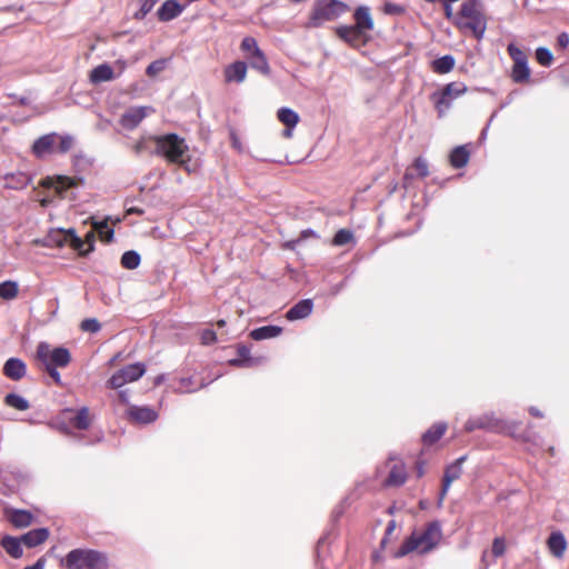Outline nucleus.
I'll return each mask as SVG.
<instances>
[{"label": "nucleus", "instance_id": "1", "mask_svg": "<svg viewBox=\"0 0 569 569\" xmlns=\"http://www.w3.org/2000/svg\"><path fill=\"white\" fill-rule=\"evenodd\" d=\"M442 539V528L438 520L430 521L421 532L413 531L395 552L396 558H402L412 551L427 555L433 551Z\"/></svg>", "mask_w": 569, "mask_h": 569}, {"label": "nucleus", "instance_id": "2", "mask_svg": "<svg viewBox=\"0 0 569 569\" xmlns=\"http://www.w3.org/2000/svg\"><path fill=\"white\" fill-rule=\"evenodd\" d=\"M62 566L67 569H108L109 558L99 550L77 548L66 555Z\"/></svg>", "mask_w": 569, "mask_h": 569}, {"label": "nucleus", "instance_id": "3", "mask_svg": "<svg viewBox=\"0 0 569 569\" xmlns=\"http://www.w3.org/2000/svg\"><path fill=\"white\" fill-rule=\"evenodd\" d=\"M482 10L483 4L480 0H466L462 2L459 12V27L471 31L477 39L483 37L487 28Z\"/></svg>", "mask_w": 569, "mask_h": 569}, {"label": "nucleus", "instance_id": "4", "mask_svg": "<svg viewBox=\"0 0 569 569\" xmlns=\"http://www.w3.org/2000/svg\"><path fill=\"white\" fill-rule=\"evenodd\" d=\"M348 6L339 0H315L307 22L308 28H319L328 21H333L343 14Z\"/></svg>", "mask_w": 569, "mask_h": 569}, {"label": "nucleus", "instance_id": "5", "mask_svg": "<svg viewBox=\"0 0 569 569\" xmlns=\"http://www.w3.org/2000/svg\"><path fill=\"white\" fill-rule=\"evenodd\" d=\"M153 140L156 142L154 153L166 158L171 163L181 160V157L189 151L186 140L177 133L157 136Z\"/></svg>", "mask_w": 569, "mask_h": 569}, {"label": "nucleus", "instance_id": "6", "mask_svg": "<svg viewBox=\"0 0 569 569\" xmlns=\"http://www.w3.org/2000/svg\"><path fill=\"white\" fill-rule=\"evenodd\" d=\"M37 358L42 366L64 368L71 361V353L64 347L51 348L48 342L42 341L37 346Z\"/></svg>", "mask_w": 569, "mask_h": 569}, {"label": "nucleus", "instance_id": "7", "mask_svg": "<svg viewBox=\"0 0 569 569\" xmlns=\"http://www.w3.org/2000/svg\"><path fill=\"white\" fill-rule=\"evenodd\" d=\"M463 428L467 432H473L476 430L502 432L506 429V422L496 417L493 412H486L480 416L470 417Z\"/></svg>", "mask_w": 569, "mask_h": 569}, {"label": "nucleus", "instance_id": "8", "mask_svg": "<svg viewBox=\"0 0 569 569\" xmlns=\"http://www.w3.org/2000/svg\"><path fill=\"white\" fill-rule=\"evenodd\" d=\"M146 372V367L141 362L128 365L116 371L107 381V386L112 389H119L126 383L137 381Z\"/></svg>", "mask_w": 569, "mask_h": 569}, {"label": "nucleus", "instance_id": "9", "mask_svg": "<svg viewBox=\"0 0 569 569\" xmlns=\"http://www.w3.org/2000/svg\"><path fill=\"white\" fill-rule=\"evenodd\" d=\"M336 34L348 46L353 49H359L367 44L370 37L361 30L355 28V26L343 24L335 29Z\"/></svg>", "mask_w": 569, "mask_h": 569}, {"label": "nucleus", "instance_id": "10", "mask_svg": "<svg viewBox=\"0 0 569 569\" xmlns=\"http://www.w3.org/2000/svg\"><path fill=\"white\" fill-rule=\"evenodd\" d=\"M151 107H131L120 118V124L127 130H133L151 111Z\"/></svg>", "mask_w": 569, "mask_h": 569}, {"label": "nucleus", "instance_id": "11", "mask_svg": "<svg viewBox=\"0 0 569 569\" xmlns=\"http://www.w3.org/2000/svg\"><path fill=\"white\" fill-rule=\"evenodd\" d=\"M129 419L133 422L148 425L152 423L158 419V412L148 406H129L127 410Z\"/></svg>", "mask_w": 569, "mask_h": 569}, {"label": "nucleus", "instance_id": "12", "mask_svg": "<svg viewBox=\"0 0 569 569\" xmlns=\"http://www.w3.org/2000/svg\"><path fill=\"white\" fill-rule=\"evenodd\" d=\"M238 357L230 359L228 363L232 367L238 368H253L263 362L262 357H252L250 355V348L246 345H238L237 347Z\"/></svg>", "mask_w": 569, "mask_h": 569}, {"label": "nucleus", "instance_id": "13", "mask_svg": "<svg viewBox=\"0 0 569 569\" xmlns=\"http://www.w3.org/2000/svg\"><path fill=\"white\" fill-rule=\"evenodd\" d=\"M62 416H67L69 423L79 430H87L90 427L88 407H82L78 410L67 408L62 411Z\"/></svg>", "mask_w": 569, "mask_h": 569}, {"label": "nucleus", "instance_id": "14", "mask_svg": "<svg viewBox=\"0 0 569 569\" xmlns=\"http://www.w3.org/2000/svg\"><path fill=\"white\" fill-rule=\"evenodd\" d=\"M184 10L177 0H166L157 10V18L161 22H169L178 18Z\"/></svg>", "mask_w": 569, "mask_h": 569}, {"label": "nucleus", "instance_id": "15", "mask_svg": "<svg viewBox=\"0 0 569 569\" xmlns=\"http://www.w3.org/2000/svg\"><path fill=\"white\" fill-rule=\"evenodd\" d=\"M58 139L57 133H48L38 138L32 144V152L37 158H43L54 151V146Z\"/></svg>", "mask_w": 569, "mask_h": 569}, {"label": "nucleus", "instance_id": "16", "mask_svg": "<svg viewBox=\"0 0 569 569\" xmlns=\"http://www.w3.org/2000/svg\"><path fill=\"white\" fill-rule=\"evenodd\" d=\"M2 370L7 378L18 381L26 376L27 366L22 359L11 357L4 362Z\"/></svg>", "mask_w": 569, "mask_h": 569}, {"label": "nucleus", "instance_id": "17", "mask_svg": "<svg viewBox=\"0 0 569 569\" xmlns=\"http://www.w3.org/2000/svg\"><path fill=\"white\" fill-rule=\"evenodd\" d=\"M313 310L312 299H302L295 303L286 313L289 321L302 320L308 318Z\"/></svg>", "mask_w": 569, "mask_h": 569}, {"label": "nucleus", "instance_id": "18", "mask_svg": "<svg viewBox=\"0 0 569 569\" xmlns=\"http://www.w3.org/2000/svg\"><path fill=\"white\" fill-rule=\"evenodd\" d=\"M353 20L355 23L352 26L365 33H368V31L373 29V19L370 13V8L367 6H359L356 8L353 12Z\"/></svg>", "mask_w": 569, "mask_h": 569}, {"label": "nucleus", "instance_id": "19", "mask_svg": "<svg viewBox=\"0 0 569 569\" xmlns=\"http://www.w3.org/2000/svg\"><path fill=\"white\" fill-rule=\"evenodd\" d=\"M53 241L57 246L62 247L64 244H69L71 248L76 250H81L83 247L82 239L76 233L73 229L63 230L60 229L53 236Z\"/></svg>", "mask_w": 569, "mask_h": 569}, {"label": "nucleus", "instance_id": "20", "mask_svg": "<svg viewBox=\"0 0 569 569\" xmlns=\"http://www.w3.org/2000/svg\"><path fill=\"white\" fill-rule=\"evenodd\" d=\"M247 76V64L243 61H234L224 69V80L227 82L241 83Z\"/></svg>", "mask_w": 569, "mask_h": 569}, {"label": "nucleus", "instance_id": "21", "mask_svg": "<svg viewBox=\"0 0 569 569\" xmlns=\"http://www.w3.org/2000/svg\"><path fill=\"white\" fill-rule=\"evenodd\" d=\"M4 182L9 189L21 190L32 182V177L22 171L11 172L4 176Z\"/></svg>", "mask_w": 569, "mask_h": 569}, {"label": "nucleus", "instance_id": "22", "mask_svg": "<svg viewBox=\"0 0 569 569\" xmlns=\"http://www.w3.org/2000/svg\"><path fill=\"white\" fill-rule=\"evenodd\" d=\"M49 537L47 528H36L21 536L23 545L28 548H34L44 542Z\"/></svg>", "mask_w": 569, "mask_h": 569}, {"label": "nucleus", "instance_id": "23", "mask_svg": "<svg viewBox=\"0 0 569 569\" xmlns=\"http://www.w3.org/2000/svg\"><path fill=\"white\" fill-rule=\"evenodd\" d=\"M21 543H23L21 537L17 538L9 535L3 536L0 541V546L14 559H19L23 555Z\"/></svg>", "mask_w": 569, "mask_h": 569}, {"label": "nucleus", "instance_id": "24", "mask_svg": "<svg viewBox=\"0 0 569 569\" xmlns=\"http://www.w3.org/2000/svg\"><path fill=\"white\" fill-rule=\"evenodd\" d=\"M114 79L113 69L108 63H101L90 71L89 80L93 84Z\"/></svg>", "mask_w": 569, "mask_h": 569}, {"label": "nucleus", "instance_id": "25", "mask_svg": "<svg viewBox=\"0 0 569 569\" xmlns=\"http://www.w3.org/2000/svg\"><path fill=\"white\" fill-rule=\"evenodd\" d=\"M548 548L550 552L557 557L561 558L566 551L567 548V541L562 532L560 531H553L550 533L548 538Z\"/></svg>", "mask_w": 569, "mask_h": 569}, {"label": "nucleus", "instance_id": "26", "mask_svg": "<svg viewBox=\"0 0 569 569\" xmlns=\"http://www.w3.org/2000/svg\"><path fill=\"white\" fill-rule=\"evenodd\" d=\"M282 330L283 329L280 326L268 325L251 330L249 336L251 339L256 341H261L280 336L282 333Z\"/></svg>", "mask_w": 569, "mask_h": 569}, {"label": "nucleus", "instance_id": "27", "mask_svg": "<svg viewBox=\"0 0 569 569\" xmlns=\"http://www.w3.org/2000/svg\"><path fill=\"white\" fill-rule=\"evenodd\" d=\"M431 101L433 102L438 116L443 117L451 108L453 100L449 94H446V90L442 88L440 91H436L431 94Z\"/></svg>", "mask_w": 569, "mask_h": 569}, {"label": "nucleus", "instance_id": "28", "mask_svg": "<svg viewBox=\"0 0 569 569\" xmlns=\"http://www.w3.org/2000/svg\"><path fill=\"white\" fill-rule=\"evenodd\" d=\"M447 430L446 422H436L432 425L421 437V441L425 446L435 445L445 435Z\"/></svg>", "mask_w": 569, "mask_h": 569}, {"label": "nucleus", "instance_id": "29", "mask_svg": "<svg viewBox=\"0 0 569 569\" xmlns=\"http://www.w3.org/2000/svg\"><path fill=\"white\" fill-rule=\"evenodd\" d=\"M466 460V456H462L455 460L452 463L447 466L443 473V480H446L447 486H451V483L459 479L462 475V463Z\"/></svg>", "mask_w": 569, "mask_h": 569}, {"label": "nucleus", "instance_id": "30", "mask_svg": "<svg viewBox=\"0 0 569 569\" xmlns=\"http://www.w3.org/2000/svg\"><path fill=\"white\" fill-rule=\"evenodd\" d=\"M33 515L23 509H14L9 516V521L16 528H27L32 523Z\"/></svg>", "mask_w": 569, "mask_h": 569}, {"label": "nucleus", "instance_id": "31", "mask_svg": "<svg viewBox=\"0 0 569 569\" xmlns=\"http://www.w3.org/2000/svg\"><path fill=\"white\" fill-rule=\"evenodd\" d=\"M470 153L466 146H458L450 153V163L453 168L460 169L468 163Z\"/></svg>", "mask_w": 569, "mask_h": 569}, {"label": "nucleus", "instance_id": "32", "mask_svg": "<svg viewBox=\"0 0 569 569\" xmlns=\"http://www.w3.org/2000/svg\"><path fill=\"white\" fill-rule=\"evenodd\" d=\"M249 64L252 69L259 71L262 74L270 73V67L264 53L260 50L253 54L248 56Z\"/></svg>", "mask_w": 569, "mask_h": 569}, {"label": "nucleus", "instance_id": "33", "mask_svg": "<svg viewBox=\"0 0 569 569\" xmlns=\"http://www.w3.org/2000/svg\"><path fill=\"white\" fill-rule=\"evenodd\" d=\"M92 227L94 233H97L102 241L110 242L113 239L114 231L109 227L107 219L93 220Z\"/></svg>", "mask_w": 569, "mask_h": 569}, {"label": "nucleus", "instance_id": "34", "mask_svg": "<svg viewBox=\"0 0 569 569\" xmlns=\"http://www.w3.org/2000/svg\"><path fill=\"white\" fill-rule=\"evenodd\" d=\"M80 184H83L82 178L77 177H67V176H58L56 178L54 187L58 192L62 193L72 188H78Z\"/></svg>", "mask_w": 569, "mask_h": 569}, {"label": "nucleus", "instance_id": "35", "mask_svg": "<svg viewBox=\"0 0 569 569\" xmlns=\"http://www.w3.org/2000/svg\"><path fill=\"white\" fill-rule=\"evenodd\" d=\"M277 117L279 121L289 129H293L299 121V114L288 107L280 108L277 112Z\"/></svg>", "mask_w": 569, "mask_h": 569}, {"label": "nucleus", "instance_id": "36", "mask_svg": "<svg viewBox=\"0 0 569 569\" xmlns=\"http://www.w3.org/2000/svg\"><path fill=\"white\" fill-rule=\"evenodd\" d=\"M456 60L451 54H445L432 61V70L437 73L443 74L451 71L455 67Z\"/></svg>", "mask_w": 569, "mask_h": 569}, {"label": "nucleus", "instance_id": "37", "mask_svg": "<svg viewBox=\"0 0 569 569\" xmlns=\"http://www.w3.org/2000/svg\"><path fill=\"white\" fill-rule=\"evenodd\" d=\"M407 480V472L403 466L395 465L389 472L386 480L388 486L399 487L402 486Z\"/></svg>", "mask_w": 569, "mask_h": 569}, {"label": "nucleus", "instance_id": "38", "mask_svg": "<svg viewBox=\"0 0 569 569\" xmlns=\"http://www.w3.org/2000/svg\"><path fill=\"white\" fill-rule=\"evenodd\" d=\"M511 77L516 83H523L528 81L530 78L528 61H519V63H515L512 67Z\"/></svg>", "mask_w": 569, "mask_h": 569}, {"label": "nucleus", "instance_id": "39", "mask_svg": "<svg viewBox=\"0 0 569 569\" xmlns=\"http://www.w3.org/2000/svg\"><path fill=\"white\" fill-rule=\"evenodd\" d=\"M207 385L203 382V380H200L199 382L194 381L193 377H182L179 379V386L177 390L179 392H194L201 388H204Z\"/></svg>", "mask_w": 569, "mask_h": 569}, {"label": "nucleus", "instance_id": "40", "mask_svg": "<svg viewBox=\"0 0 569 569\" xmlns=\"http://www.w3.org/2000/svg\"><path fill=\"white\" fill-rule=\"evenodd\" d=\"M4 403L20 411H24L30 408L29 401L14 392H10L4 397Z\"/></svg>", "mask_w": 569, "mask_h": 569}, {"label": "nucleus", "instance_id": "41", "mask_svg": "<svg viewBox=\"0 0 569 569\" xmlns=\"http://www.w3.org/2000/svg\"><path fill=\"white\" fill-rule=\"evenodd\" d=\"M141 257L136 250H128L121 256V266L124 269L133 270L139 267Z\"/></svg>", "mask_w": 569, "mask_h": 569}, {"label": "nucleus", "instance_id": "42", "mask_svg": "<svg viewBox=\"0 0 569 569\" xmlns=\"http://www.w3.org/2000/svg\"><path fill=\"white\" fill-rule=\"evenodd\" d=\"M18 283L12 280H6L0 283V298L11 300L18 296Z\"/></svg>", "mask_w": 569, "mask_h": 569}, {"label": "nucleus", "instance_id": "43", "mask_svg": "<svg viewBox=\"0 0 569 569\" xmlns=\"http://www.w3.org/2000/svg\"><path fill=\"white\" fill-rule=\"evenodd\" d=\"M140 4L139 10L133 13V19L143 20L149 12L153 9L159 0H137Z\"/></svg>", "mask_w": 569, "mask_h": 569}, {"label": "nucleus", "instance_id": "44", "mask_svg": "<svg viewBox=\"0 0 569 569\" xmlns=\"http://www.w3.org/2000/svg\"><path fill=\"white\" fill-rule=\"evenodd\" d=\"M353 240V233L349 229H340L336 232L332 244L337 247L346 246Z\"/></svg>", "mask_w": 569, "mask_h": 569}, {"label": "nucleus", "instance_id": "45", "mask_svg": "<svg viewBox=\"0 0 569 569\" xmlns=\"http://www.w3.org/2000/svg\"><path fill=\"white\" fill-rule=\"evenodd\" d=\"M446 94H449L452 100L457 99L467 91V86L463 82H450L445 87Z\"/></svg>", "mask_w": 569, "mask_h": 569}, {"label": "nucleus", "instance_id": "46", "mask_svg": "<svg viewBox=\"0 0 569 569\" xmlns=\"http://www.w3.org/2000/svg\"><path fill=\"white\" fill-rule=\"evenodd\" d=\"M536 59L539 64L543 67H549L553 61V54L548 48L539 47L536 50Z\"/></svg>", "mask_w": 569, "mask_h": 569}, {"label": "nucleus", "instance_id": "47", "mask_svg": "<svg viewBox=\"0 0 569 569\" xmlns=\"http://www.w3.org/2000/svg\"><path fill=\"white\" fill-rule=\"evenodd\" d=\"M176 163L184 169L188 173L196 172L200 167L199 160L192 159L190 156H188V152L181 157V160Z\"/></svg>", "mask_w": 569, "mask_h": 569}, {"label": "nucleus", "instance_id": "48", "mask_svg": "<svg viewBox=\"0 0 569 569\" xmlns=\"http://www.w3.org/2000/svg\"><path fill=\"white\" fill-rule=\"evenodd\" d=\"M48 426L51 427L52 429L60 431L61 433H63L66 436L72 435V430L70 428V423H69L67 417L64 419H62L61 417H58L56 420L50 421L48 423Z\"/></svg>", "mask_w": 569, "mask_h": 569}, {"label": "nucleus", "instance_id": "49", "mask_svg": "<svg viewBox=\"0 0 569 569\" xmlns=\"http://www.w3.org/2000/svg\"><path fill=\"white\" fill-rule=\"evenodd\" d=\"M508 54L515 63L528 61L527 54L513 43H509L507 48Z\"/></svg>", "mask_w": 569, "mask_h": 569}, {"label": "nucleus", "instance_id": "50", "mask_svg": "<svg viewBox=\"0 0 569 569\" xmlns=\"http://www.w3.org/2000/svg\"><path fill=\"white\" fill-rule=\"evenodd\" d=\"M241 50L246 52L248 57L250 54L256 53L257 51H260V48L258 47V43L254 38L246 37L241 42Z\"/></svg>", "mask_w": 569, "mask_h": 569}, {"label": "nucleus", "instance_id": "51", "mask_svg": "<svg viewBox=\"0 0 569 569\" xmlns=\"http://www.w3.org/2000/svg\"><path fill=\"white\" fill-rule=\"evenodd\" d=\"M83 241V247L81 250H79L82 254H88L89 252L94 250V242H96V233L93 230H90L87 232Z\"/></svg>", "mask_w": 569, "mask_h": 569}, {"label": "nucleus", "instance_id": "52", "mask_svg": "<svg viewBox=\"0 0 569 569\" xmlns=\"http://www.w3.org/2000/svg\"><path fill=\"white\" fill-rule=\"evenodd\" d=\"M80 328L84 332L97 333L101 325L96 318H87L81 322Z\"/></svg>", "mask_w": 569, "mask_h": 569}, {"label": "nucleus", "instance_id": "53", "mask_svg": "<svg viewBox=\"0 0 569 569\" xmlns=\"http://www.w3.org/2000/svg\"><path fill=\"white\" fill-rule=\"evenodd\" d=\"M166 60L164 59H158L152 61L146 69V73L148 77H154L166 68Z\"/></svg>", "mask_w": 569, "mask_h": 569}, {"label": "nucleus", "instance_id": "54", "mask_svg": "<svg viewBox=\"0 0 569 569\" xmlns=\"http://www.w3.org/2000/svg\"><path fill=\"white\" fill-rule=\"evenodd\" d=\"M57 140H59L57 150L60 153L68 152L72 148V146H73V138L71 136H68V134H66V136H58Z\"/></svg>", "mask_w": 569, "mask_h": 569}, {"label": "nucleus", "instance_id": "55", "mask_svg": "<svg viewBox=\"0 0 569 569\" xmlns=\"http://www.w3.org/2000/svg\"><path fill=\"white\" fill-rule=\"evenodd\" d=\"M413 167L417 170L418 177L426 178L429 174L428 162L425 158L418 157L413 162Z\"/></svg>", "mask_w": 569, "mask_h": 569}, {"label": "nucleus", "instance_id": "56", "mask_svg": "<svg viewBox=\"0 0 569 569\" xmlns=\"http://www.w3.org/2000/svg\"><path fill=\"white\" fill-rule=\"evenodd\" d=\"M505 550H506V543H505L503 538H500V537L495 538L493 542H492V548H491L492 555L496 558H498L505 553Z\"/></svg>", "mask_w": 569, "mask_h": 569}, {"label": "nucleus", "instance_id": "57", "mask_svg": "<svg viewBox=\"0 0 569 569\" xmlns=\"http://www.w3.org/2000/svg\"><path fill=\"white\" fill-rule=\"evenodd\" d=\"M383 12L390 16H399L405 12V8L398 3L386 2L383 6Z\"/></svg>", "mask_w": 569, "mask_h": 569}, {"label": "nucleus", "instance_id": "58", "mask_svg": "<svg viewBox=\"0 0 569 569\" xmlns=\"http://www.w3.org/2000/svg\"><path fill=\"white\" fill-rule=\"evenodd\" d=\"M217 341V333L212 329H204L201 332V342L206 346L212 345Z\"/></svg>", "mask_w": 569, "mask_h": 569}, {"label": "nucleus", "instance_id": "59", "mask_svg": "<svg viewBox=\"0 0 569 569\" xmlns=\"http://www.w3.org/2000/svg\"><path fill=\"white\" fill-rule=\"evenodd\" d=\"M44 367V370L48 372V375L51 377V379L57 383V385H60L61 383V376L58 371V367H49V366H43Z\"/></svg>", "mask_w": 569, "mask_h": 569}, {"label": "nucleus", "instance_id": "60", "mask_svg": "<svg viewBox=\"0 0 569 569\" xmlns=\"http://www.w3.org/2000/svg\"><path fill=\"white\" fill-rule=\"evenodd\" d=\"M557 44L562 48V49H566L569 47V36L568 33L566 32H561L558 37H557Z\"/></svg>", "mask_w": 569, "mask_h": 569}, {"label": "nucleus", "instance_id": "61", "mask_svg": "<svg viewBox=\"0 0 569 569\" xmlns=\"http://www.w3.org/2000/svg\"><path fill=\"white\" fill-rule=\"evenodd\" d=\"M327 540H328V536H323L321 537L319 540H318V543H317V558L319 559L320 556H321V552H322V548L323 546L327 543Z\"/></svg>", "mask_w": 569, "mask_h": 569}, {"label": "nucleus", "instance_id": "62", "mask_svg": "<svg viewBox=\"0 0 569 569\" xmlns=\"http://www.w3.org/2000/svg\"><path fill=\"white\" fill-rule=\"evenodd\" d=\"M44 565H46V559L43 557H41L32 566H27L23 569H43Z\"/></svg>", "mask_w": 569, "mask_h": 569}, {"label": "nucleus", "instance_id": "63", "mask_svg": "<svg viewBox=\"0 0 569 569\" xmlns=\"http://www.w3.org/2000/svg\"><path fill=\"white\" fill-rule=\"evenodd\" d=\"M343 511H345V507H343V502H342L335 508V510L332 512L333 520H338L340 518V516L343 513Z\"/></svg>", "mask_w": 569, "mask_h": 569}, {"label": "nucleus", "instance_id": "64", "mask_svg": "<svg viewBox=\"0 0 569 569\" xmlns=\"http://www.w3.org/2000/svg\"><path fill=\"white\" fill-rule=\"evenodd\" d=\"M119 399L122 403L124 405H128L129 403V392L128 390H120L119 393Z\"/></svg>", "mask_w": 569, "mask_h": 569}]
</instances>
